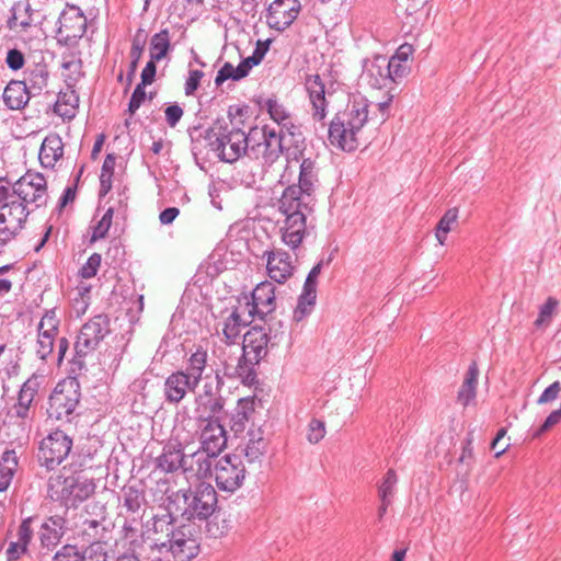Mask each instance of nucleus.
I'll return each instance as SVG.
<instances>
[{"label": "nucleus", "instance_id": "nucleus-46", "mask_svg": "<svg viewBox=\"0 0 561 561\" xmlns=\"http://www.w3.org/2000/svg\"><path fill=\"white\" fill-rule=\"evenodd\" d=\"M262 110H265L271 119H273L276 124L284 123L291 115L290 112L278 102L275 98H268L263 102H259Z\"/></svg>", "mask_w": 561, "mask_h": 561}, {"label": "nucleus", "instance_id": "nucleus-32", "mask_svg": "<svg viewBox=\"0 0 561 561\" xmlns=\"http://www.w3.org/2000/svg\"><path fill=\"white\" fill-rule=\"evenodd\" d=\"M31 98L33 96L28 94L25 83L20 80H11L2 94L5 106L12 111L24 108Z\"/></svg>", "mask_w": 561, "mask_h": 561}, {"label": "nucleus", "instance_id": "nucleus-11", "mask_svg": "<svg viewBox=\"0 0 561 561\" xmlns=\"http://www.w3.org/2000/svg\"><path fill=\"white\" fill-rule=\"evenodd\" d=\"M9 195L23 203L31 213L45 207L48 202L47 181L42 173L27 171L14 183L7 180Z\"/></svg>", "mask_w": 561, "mask_h": 561}, {"label": "nucleus", "instance_id": "nucleus-7", "mask_svg": "<svg viewBox=\"0 0 561 561\" xmlns=\"http://www.w3.org/2000/svg\"><path fill=\"white\" fill-rule=\"evenodd\" d=\"M167 541L160 543V549L170 552L174 561H191L201 551V526L196 523L182 522L179 525L167 526Z\"/></svg>", "mask_w": 561, "mask_h": 561}, {"label": "nucleus", "instance_id": "nucleus-55", "mask_svg": "<svg viewBox=\"0 0 561 561\" xmlns=\"http://www.w3.org/2000/svg\"><path fill=\"white\" fill-rule=\"evenodd\" d=\"M101 260H102L101 254H99V253L91 254L89 256L88 261L85 262V264L82 265V267L79 270V275L84 279L94 277L98 273L100 265H101Z\"/></svg>", "mask_w": 561, "mask_h": 561}, {"label": "nucleus", "instance_id": "nucleus-14", "mask_svg": "<svg viewBox=\"0 0 561 561\" xmlns=\"http://www.w3.org/2000/svg\"><path fill=\"white\" fill-rule=\"evenodd\" d=\"M34 413L20 404H12L0 411V436L8 443H22L28 438Z\"/></svg>", "mask_w": 561, "mask_h": 561}, {"label": "nucleus", "instance_id": "nucleus-64", "mask_svg": "<svg viewBox=\"0 0 561 561\" xmlns=\"http://www.w3.org/2000/svg\"><path fill=\"white\" fill-rule=\"evenodd\" d=\"M5 62L11 70L16 71L23 68L25 58L21 50L12 48L7 53Z\"/></svg>", "mask_w": 561, "mask_h": 561}, {"label": "nucleus", "instance_id": "nucleus-45", "mask_svg": "<svg viewBox=\"0 0 561 561\" xmlns=\"http://www.w3.org/2000/svg\"><path fill=\"white\" fill-rule=\"evenodd\" d=\"M317 299V291L302 287V293L298 297L297 306L294 310L293 319L296 322L301 321L311 313Z\"/></svg>", "mask_w": 561, "mask_h": 561}, {"label": "nucleus", "instance_id": "nucleus-48", "mask_svg": "<svg viewBox=\"0 0 561 561\" xmlns=\"http://www.w3.org/2000/svg\"><path fill=\"white\" fill-rule=\"evenodd\" d=\"M457 218L458 209L449 208L437 222L435 236L440 245L445 243L447 233L450 231L451 225L456 222Z\"/></svg>", "mask_w": 561, "mask_h": 561}, {"label": "nucleus", "instance_id": "nucleus-31", "mask_svg": "<svg viewBox=\"0 0 561 561\" xmlns=\"http://www.w3.org/2000/svg\"><path fill=\"white\" fill-rule=\"evenodd\" d=\"M64 156V142L61 137L51 133L47 135L41 146L38 159L44 168H54Z\"/></svg>", "mask_w": 561, "mask_h": 561}, {"label": "nucleus", "instance_id": "nucleus-54", "mask_svg": "<svg viewBox=\"0 0 561 561\" xmlns=\"http://www.w3.org/2000/svg\"><path fill=\"white\" fill-rule=\"evenodd\" d=\"M325 435V424L323 421L312 419L308 424L307 439L310 444L319 443Z\"/></svg>", "mask_w": 561, "mask_h": 561}, {"label": "nucleus", "instance_id": "nucleus-29", "mask_svg": "<svg viewBox=\"0 0 561 561\" xmlns=\"http://www.w3.org/2000/svg\"><path fill=\"white\" fill-rule=\"evenodd\" d=\"M218 455H210V453L201 448L197 451L187 455L184 472H188L198 479H207L214 474V460Z\"/></svg>", "mask_w": 561, "mask_h": 561}, {"label": "nucleus", "instance_id": "nucleus-38", "mask_svg": "<svg viewBox=\"0 0 561 561\" xmlns=\"http://www.w3.org/2000/svg\"><path fill=\"white\" fill-rule=\"evenodd\" d=\"M105 518L102 520L98 519H85L82 523L81 536L83 541L90 543V547L100 546V542L104 541L107 536V527L104 525Z\"/></svg>", "mask_w": 561, "mask_h": 561}, {"label": "nucleus", "instance_id": "nucleus-13", "mask_svg": "<svg viewBox=\"0 0 561 561\" xmlns=\"http://www.w3.org/2000/svg\"><path fill=\"white\" fill-rule=\"evenodd\" d=\"M80 398V385L76 378L58 382L48 399V416L57 421H70V415L79 404Z\"/></svg>", "mask_w": 561, "mask_h": 561}, {"label": "nucleus", "instance_id": "nucleus-43", "mask_svg": "<svg viewBox=\"0 0 561 561\" xmlns=\"http://www.w3.org/2000/svg\"><path fill=\"white\" fill-rule=\"evenodd\" d=\"M279 126L282 127V129L278 134H280L283 137L287 134L288 136L294 138V142L296 144L294 150L287 149V151H286L287 160L288 161H291V160L298 161L300 157L302 158V151L299 149L298 144L304 141V137H302L300 127L295 124L291 115L289 116V118L284 121V123H280Z\"/></svg>", "mask_w": 561, "mask_h": 561}, {"label": "nucleus", "instance_id": "nucleus-53", "mask_svg": "<svg viewBox=\"0 0 561 561\" xmlns=\"http://www.w3.org/2000/svg\"><path fill=\"white\" fill-rule=\"evenodd\" d=\"M53 561H84V554L77 546L65 545L55 553Z\"/></svg>", "mask_w": 561, "mask_h": 561}, {"label": "nucleus", "instance_id": "nucleus-23", "mask_svg": "<svg viewBox=\"0 0 561 561\" xmlns=\"http://www.w3.org/2000/svg\"><path fill=\"white\" fill-rule=\"evenodd\" d=\"M363 77L374 89H392V77L386 65V56L366 59L363 65Z\"/></svg>", "mask_w": 561, "mask_h": 561}, {"label": "nucleus", "instance_id": "nucleus-37", "mask_svg": "<svg viewBox=\"0 0 561 561\" xmlns=\"http://www.w3.org/2000/svg\"><path fill=\"white\" fill-rule=\"evenodd\" d=\"M248 436L249 440L244 448L245 458L249 462L261 461L267 448V442L263 437L261 427L250 428Z\"/></svg>", "mask_w": 561, "mask_h": 561}, {"label": "nucleus", "instance_id": "nucleus-15", "mask_svg": "<svg viewBox=\"0 0 561 561\" xmlns=\"http://www.w3.org/2000/svg\"><path fill=\"white\" fill-rule=\"evenodd\" d=\"M87 18L75 4H66L58 18L57 43L69 48L76 47L87 32Z\"/></svg>", "mask_w": 561, "mask_h": 561}, {"label": "nucleus", "instance_id": "nucleus-19", "mask_svg": "<svg viewBox=\"0 0 561 561\" xmlns=\"http://www.w3.org/2000/svg\"><path fill=\"white\" fill-rule=\"evenodd\" d=\"M244 300L249 318L263 319L276 308L275 286L267 280L262 282L252 290L250 298L244 296Z\"/></svg>", "mask_w": 561, "mask_h": 561}, {"label": "nucleus", "instance_id": "nucleus-62", "mask_svg": "<svg viewBox=\"0 0 561 561\" xmlns=\"http://www.w3.org/2000/svg\"><path fill=\"white\" fill-rule=\"evenodd\" d=\"M142 30L139 28L137 33L135 34L133 42H131V48H130V57L131 60L139 61L141 58V55L145 49L146 45V36L142 35Z\"/></svg>", "mask_w": 561, "mask_h": 561}, {"label": "nucleus", "instance_id": "nucleus-47", "mask_svg": "<svg viewBox=\"0 0 561 561\" xmlns=\"http://www.w3.org/2000/svg\"><path fill=\"white\" fill-rule=\"evenodd\" d=\"M39 522V517L37 515H32L23 518L18 526L16 529V540L30 546L33 540L35 529L37 528V523Z\"/></svg>", "mask_w": 561, "mask_h": 561}, {"label": "nucleus", "instance_id": "nucleus-41", "mask_svg": "<svg viewBox=\"0 0 561 561\" xmlns=\"http://www.w3.org/2000/svg\"><path fill=\"white\" fill-rule=\"evenodd\" d=\"M27 7L19 5L13 2L10 8V15L5 21V26L10 31L27 32L34 25V18L26 15Z\"/></svg>", "mask_w": 561, "mask_h": 561}, {"label": "nucleus", "instance_id": "nucleus-20", "mask_svg": "<svg viewBox=\"0 0 561 561\" xmlns=\"http://www.w3.org/2000/svg\"><path fill=\"white\" fill-rule=\"evenodd\" d=\"M300 11L299 0H274L267 9L266 24L277 32H284L295 22Z\"/></svg>", "mask_w": 561, "mask_h": 561}, {"label": "nucleus", "instance_id": "nucleus-50", "mask_svg": "<svg viewBox=\"0 0 561 561\" xmlns=\"http://www.w3.org/2000/svg\"><path fill=\"white\" fill-rule=\"evenodd\" d=\"M206 520L205 533L207 537L217 539L228 534L230 525L226 518L214 515Z\"/></svg>", "mask_w": 561, "mask_h": 561}, {"label": "nucleus", "instance_id": "nucleus-24", "mask_svg": "<svg viewBox=\"0 0 561 561\" xmlns=\"http://www.w3.org/2000/svg\"><path fill=\"white\" fill-rule=\"evenodd\" d=\"M195 386L191 385L190 378L176 370L171 373L163 383V396L169 404H179L188 392H195Z\"/></svg>", "mask_w": 561, "mask_h": 561}, {"label": "nucleus", "instance_id": "nucleus-1", "mask_svg": "<svg viewBox=\"0 0 561 561\" xmlns=\"http://www.w3.org/2000/svg\"><path fill=\"white\" fill-rule=\"evenodd\" d=\"M316 160L302 158L298 183L288 185L277 202L278 210L285 216L280 228L282 240L291 250H296L307 233V219L313 213L314 191L318 185Z\"/></svg>", "mask_w": 561, "mask_h": 561}, {"label": "nucleus", "instance_id": "nucleus-2", "mask_svg": "<svg viewBox=\"0 0 561 561\" xmlns=\"http://www.w3.org/2000/svg\"><path fill=\"white\" fill-rule=\"evenodd\" d=\"M271 331V328L267 331L261 325L251 327L243 335L242 353L236 357L237 365L233 364L230 356L220 359V366H224V374L228 379H238L243 386L249 387H256L260 383V363L268 354V346L277 345L285 333L282 331L270 335Z\"/></svg>", "mask_w": 561, "mask_h": 561}, {"label": "nucleus", "instance_id": "nucleus-57", "mask_svg": "<svg viewBox=\"0 0 561 561\" xmlns=\"http://www.w3.org/2000/svg\"><path fill=\"white\" fill-rule=\"evenodd\" d=\"M114 210L113 208H108L105 214L102 216L98 225L94 227L92 240L102 239L106 236L113 218Z\"/></svg>", "mask_w": 561, "mask_h": 561}, {"label": "nucleus", "instance_id": "nucleus-30", "mask_svg": "<svg viewBox=\"0 0 561 561\" xmlns=\"http://www.w3.org/2000/svg\"><path fill=\"white\" fill-rule=\"evenodd\" d=\"M187 455H184L180 444H167L161 455L156 458V468L163 472L171 473L179 469H183Z\"/></svg>", "mask_w": 561, "mask_h": 561}, {"label": "nucleus", "instance_id": "nucleus-22", "mask_svg": "<svg viewBox=\"0 0 561 561\" xmlns=\"http://www.w3.org/2000/svg\"><path fill=\"white\" fill-rule=\"evenodd\" d=\"M67 520L61 515H51L37 523V536L42 549L53 551L66 533Z\"/></svg>", "mask_w": 561, "mask_h": 561}, {"label": "nucleus", "instance_id": "nucleus-51", "mask_svg": "<svg viewBox=\"0 0 561 561\" xmlns=\"http://www.w3.org/2000/svg\"><path fill=\"white\" fill-rule=\"evenodd\" d=\"M559 305L558 299L549 297L546 302L540 307L538 318L535 320L534 325L537 329L547 328L552 320V317Z\"/></svg>", "mask_w": 561, "mask_h": 561}, {"label": "nucleus", "instance_id": "nucleus-9", "mask_svg": "<svg viewBox=\"0 0 561 561\" xmlns=\"http://www.w3.org/2000/svg\"><path fill=\"white\" fill-rule=\"evenodd\" d=\"M111 333V320L105 313H99L89 319L80 328L73 344L75 355L72 364L79 369L85 366L84 358L100 346L101 342Z\"/></svg>", "mask_w": 561, "mask_h": 561}, {"label": "nucleus", "instance_id": "nucleus-16", "mask_svg": "<svg viewBox=\"0 0 561 561\" xmlns=\"http://www.w3.org/2000/svg\"><path fill=\"white\" fill-rule=\"evenodd\" d=\"M72 438L64 431L56 430L44 437L38 447L37 460L48 471L56 469L69 455Z\"/></svg>", "mask_w": 561, "mask_h": 561}, {"label": "nucleus", "instance_id": "nucleus-60", "mask_svg": "<svg viewBox=\"0 0 561 561\" xmlns=\"http://www.w3.org/2000/svg\"><path fill=\"white\" fill-rule=\"evenodd\" d=\"M28 553V546L15 540L10 541L5 549L7 561H19L23 556Z\"/></svg>", "mask_w": 561, "mask_h": 561}, {"label": "nucleus", "instance_id": "nucleus-39", "mask_svg": "<svg viewBox=\"0 0 561 561\" xmlns=\"http://www.w3.org/2000/svg\"><path fill=\"white\" fill-rule=\"evenodd\" d=\"M39 387V378L36 375H32L21 386L18 392L16 402L14 404H20V407H22L23 409L34 413V400L38 393Z\"/></svg>", "mask_w": 561, "mask_h": 561}, {"label": "nucleus", "instance_id": "nucleus-17", "mask_svg": "<svg viewBox=\"0 0 561 561\" xmlns=\"http://www.w3.org/2000/svg\"><path fill=\"white\" fill-rule=\"evenodd\" d=\"M214 477L220 491L233 493L241 488L245 479V467L239 456L226 455L216 460Z\"/></svg>", "mask_w": 561, "mask_h": 561}, {"label": "nucleus", "instance_id": "nucleus-61", "mask_svg": "<svg viewBox=\"0 0 561 561\" xmlns=\"http://www.w3.org/2000/svg\"><path fill=\"white\" fill-rule=\"evenodd\" d=\"M331 262V257H329L327 261L323 259L320 260L308 273L307 278L305 280L304 287L316 290L317 291V279L318 276L321 273V270L324 265H329Z\"/></svg>", "mask_w": 561, "mask_h": 561}, {"label": "nucleus", "instance_id": "nucleus-6", "mask_svg": "<svg viewBox=\"0 0 561 561\" xmlns=\"http://www.w3.org/2000/svg\"><path fill=\"white\" fill-rule=\"evenodd\" d=\"M95 491V484L82 471L69 474L60 472L48 480V496L61 506L77 508L87 501Z\"/></svg>", "mask_w": 561, "mask_h": 561}, {"label": "nucleus", "instance_id": "nucleus-56", "mask_svg": "<svg viewBox=\"0 0 561 561\" xmlns=\"http://www.w3.org/2000/svg\"><path fill=\"white\" fill-rule=\"evenodd\" d=\"M229 79L238 81L242 79V76H239L238 67L234 68L230 62H225V65L217 72L215 84L219 87Z\"/></svg>", "mask_w": 561, "mask_h": 561}, {"label": "nucleus", "instance_id": "nucleus-3", "mask_svg": "<svg viewBox=\"0 0 561 561\" xmlns=\"http://www.w3.org/2000/svg\"><path fill=\"white\" fill-rule=\"evenodd\" d=\"M228 117L229 122L216 119L204 130L199 126L188 129L194 154L201 153L204 147H209L220 161L230 164L247 157L249 133L247 134L233 123L231 107L228 111Z\"/></svg>", "mask_w": 561, "mask_h": 561}, {"label": "nucleus", "instance_id": "nucleus-49", "mask_svg": "<svg viewBox=\"0 0 561 561\" xmlns=\"http://www.w3.org/2000/svg\"><path fill=\"white\" fill-rule=\"evenodd\" d=\"M398 483V476L393 469H388L381 483L378 485V497L380 502L392 501Z\"/></svg>", "mask_w": 561, "mask_h": 561}, {"label": "nucleus", "instance_id": "nucleus-26", "mask_svg": "<svg viewBox=\"0 0 561 561\" xmlns=\"http://www.w3.org/2000/svg\"><path fill=\"white\" fill-rule=\"evenodd\" d=\"M188 499L190 489L172 491L168 493L165 497L167 514L156 518L154 531H158V527L160 526L161 523H164L167 526H169L175 524L178 517H181L183 519V513L185 511V506H187Z\"/></svg>", "mask_w": 561, "mask_h": 561}, {"label": "nucleus", "instance_id": "nucleus-12", "mask_svg": "<svg viewBox=\"0 0 561 561\" xmlns=\"http://www.w3.org/2000/svg\"><path fill=\"white\" fill-rule=\"evenodd\" d=\"M224 366L215 370L214 379L206 377L201 392L194 398V420L206 421L208 417L217 416L224 410L225 398L221 396V389L225 385Z\"/></svg>", "mask_w": 561, "mask_h": 561}, {"label": "nucleus", "instance_id": "nucleus-40", "mask_svg": "<svg viewBox=\"0 0 561 561\" xmlns=\"http://www.w3.org/2000/svg\"><path fill=\"white\" fill-rule=\"evenodd\" d=\"M479 368L476 362H472L467 370L465 380L458 391L457 399L463 405L467 407L477 394Z\"/></svg>", "mask_w": 561, "mask_h": 561}, {"label": "nucleus", "instance_id": "nucleus-18", "mask_svg": "<svg viewBox=\"0 0 561 561\" xmlns=\"http://www.w3.org/2000/svg\"><path fill=\"white\" fill-rule=\"evenodd\" d=\"M217 502V493L214 486L206 483L199 484L194 492L190 490V499L183 513V520L195 523V519H208L213 516Z\"/></svg>", "mask_w": 561, "mask_h": 561}, {"label": "nucleus", "instance_id": "nucleus-4", "mask_svg": "<svg viewBox=\"0 0 561 561\" xmlns=\"http://www.w3.org/2000/svg\"><path fill=\"white\" fill-rule=\"evenodd\" d=\"M369 106L366 99L359 98L347 104L344 111L337 112L329 125L330 142L344 151L355 150L369 118Z\"/></svg>", "mask_w": 561, "mask_h": 561}, {"label": "nucleus", "instance_id": "nucleus-34", "mask_svg": "<svg viewBox=\"0 0 561 561\" xmlns=\"http://www.w3.org/2000/svg\"><path fill=\"white\" fill-rule=\"evenodd\" d=\"M252 320L253 318H249V313L247 317H243L239 311V308L234 307L231 313L224 321L222 334L226 344L228 346L233 345L241 333V329L249 325Z\"/></svg>", "mask_w": 561, "mask_h": 561}, {"label": "nucleus", "instance_id": "nucleus-5", "mask_svg": "<svg viewBox=\"0 0 561 561\" xmlns=\"http://www.w3.org/2000/svg\"><path fill=\"white\" fill-rule=\"evenodd\" d=\"M60 319L56 308L45 310L36 327V343L34 346L36 357L43 363L55 362L60 366L69 350L66 336H59Z\"/></svg>", "mask_w": 561, "mask_h": 561}, {"label": "nucleus", "instance_id": "nucleus-28", "mask_svg": "<svg viewBox=\"0 0 561 561\" xmlns=\"http://www.w3.org/2000/svg\"><path fill=\"white\" fill-rule=\"evenodd\" d=\"M255 413L254 400L242 398L228 416L227 425L234 436L241 435Z\"/></svg>", "mask_w": 561, "mask_h": 561}, {"label": "nucleus", "instance_id": "nucleus-63", "mask_svg": "<svg viewBox=\"0 0 561 561\" xmlns=\"http://www.w3.org/2000/svg\"><path fill=\"white\" fill-rule=\"evenodd\" d=\"M183 114H184V111L178 103L170 104L164 110L167 124L171 128H174L179 124L181 118L183 117Z\"/></svg>", "mask_w": 561, "mask_h": 561}, {"label": "nucleus", "instance_id": "nucleus-59", "mask_svg": "<svg viewBox=\"0 0 561 561\" xmlns=\"http://www.w3.org/2000/svg\"><path fill=\"white\" fill-rule=\"evenodd\" d=\"M147 85H142V83H138L136 88L134 89V92L131 93L129 103H128V112L130 115H134L137 110L141 106V104L145 102L147 94H146V88Z\"/></svg>", "mask_w": 561, "mask_h": 561}, {"label": "nucleus", "instance_id": "nucleus-35", "mask_svg": "<svg viewBox=\"0 0 561 561\" xmlns=\"http://www.w3.org/2000/svg\"><path fill=\"white\" fill-rule=\"evenodd\" d=\"M49 71L46 65L35 64L32 68L25 71V78L22 83H25L28 94L37 96L47 87Z\"/></svg>", "mask_w": 561, "mask_h": 561}, {"label": "nucleus", "instance_id": "nucleus-33", "mask_svg": "<svg viewBox=\"0 0 561 561\" xmlns=\"http://www.w3.org/2000/svg\"><path fill=\"white\" fill-rule=\"evenodd\" d=\"M207 363L208 354L202 346H199L188 356L185 369H181L182 373L190 378L191 385L195 386V388L199 386L203 379Z\"/></svg>", "mask_w": 561, "mask_h": 561}, {"label": "nucleus", "instance_id": "nucleus-36", "mask_svg": "<svg viewBox=\"0 0 561 561\" xmlns=\"http://www.w3.org/2000/svg\"><path fill=\"white\" fill-rule=\"evenodd\" d=\"M123 506L131 515L133 520L141 518L146 504L145 492L134 485L123 489Z\"/></svg>", "mask_w": 561, "mask_h": 561}, {"label": "nucleus", "instance_id": "nucleus-44", "mask_svg": "<svg viewBox=\"0 0 561 561\" xmlns=\"http://www.w3.org/2000/svg\"><path fill=\"white\" fill-rule=\"evenodd\" d=\"M170 49V35L167 28L161 30L151 37L149 45L150 59L160 61L167 56Z\"/></svg>", "mask_w": 561, "mask_h": 561}, {"label": "nucleus", "instance_id": "nucleus-25", "mask_svg": "<svg viewBox=\"0 0 561 561\" xmlns=\"http://www.w3.org/2000/svg\"><path fill=\"white\" fill-rule=\"evenodd\" d=\"M266 255V268L268 276L279 283L283 284L293 275L294 265L290 260V255L280 249H275L268 252H265Z\"/></svg>", "mask_w": 561, "mask_h": 561}, {"label": "nucleus", "instance_id": "nucleus-8", "mask_svg": "<svg viewBox=\"0 0 561 561\" xmlns=\"http://www.w3.org/2000/svg\"><path fill=\"white\" fill-rule=\"evenodd\" d=\"M5 178H0V244L14 240L25 228L27 217L32 214L23 203L9 195Z\"/></svg>", "mask_w": 561, "mask_h": 561}, {"label": "nucleus", "instance_id": "nucleus-42", "mask_svg": "<svg viewBox=\"0 0 561 561\" xmlns=\"http://www.w3.org/2000/svg\"><path fill=\"white\" fill-rule=\"evenodd\" d=\"M79 98L73 90L60 92L54 105V112L65 121H71L76 116Z\"/></svg>", "mask_w": 561, "mask_h": 561}, {"label": "nucleus", "instance_id": "nucleus-10", "mask_svg": "<svg viewBox=\"0 0 561 561\" xmlns=\"http://www.w3.org/2000/svg\"><path fill=\"white\" fill-rule=\"evenodd\" d=\"M284 153L283 136L265 125L254 126L249 130L247 157L271 167Z\"/></svg>", "mask_w": 561, "mask_h": 561}, {"label": "nucleus", "instance_id": "nucleus-58", "mask_svg": "<svg viewBox=\"0 0 561 561\" xmlns=\"http://www.w3.org/2000/svg\"><path fill=\"white\" fill-rule=\"evenodd\" d=\"M263 57L264 51H260V47H257L252 56L245 58L237 66L239 76H242V78L247 77L252 67L259 65Z\"/></svg>", "mask_w": 561, "mask_h": 561}, {"label": "nucleus", "instance_id": "nucleus-27", "mask_svg": "<svg viewBox=\"0 0 561 561\" xmlns=\"http://www.w3.org/2000/svg\"><path fill=\"white\" fill-rule=\"evenodd\" d=\"M305 88L312 105V118L322 122L327 116L325 85L319 75L306 77Z\"/></svg>", "mask_w": 561, "mask_h": 561}, {"label": "nucleus", "instance_id": "nucleus-21", "mask_svg": "<svg viewBox=\"0 0 561 561\" xmlns=\"http://www.w3.org/2000/svg\"><path fill=\"white\" fill-rule=\"evenodd\" d=\"M195 422L199 431L201 448L210 453V455H219L227 444L225 426L217 416Z\"/></svg>", "mask_w": 561, "mask_h": 561}, {"label": "nucleus", "instance_id": "nucleus-52", "mask_svg": "<svg viewBox=\"0 0 561 561\" xmlns=\"http://www.w3.org/2000/svg\"><path fill=\"white\" fill-rule=\"evenodd\" d=\"M386 65H387L388 71L390 72V76L392 77L391 78L392 84L399 83L403 78H405L409 75V72L411 70L410 65H405L403 62H399V61H396V60H393L391 58H387V57H386Z\"/></svg>", "mask_w": 561, "mask_h": 561}]
</instances>
